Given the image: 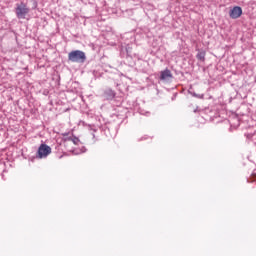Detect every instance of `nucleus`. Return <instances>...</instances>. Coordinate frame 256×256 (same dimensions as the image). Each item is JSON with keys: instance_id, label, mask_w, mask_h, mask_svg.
Returning a JSON list of instances; mask_svg holds the SVG:
<instances>
[{"instance_id": "1", "label": "nucleus", "mask_w": 256, "mask_h": 256, "mask_svg": "<svg viewBox=\"0 0 256 256\" xmlns=\"http://www.w3.org/2000/svg\"><path fill=\"white\" fill-rule=\"evenodd\" d=\"M68 59L72 63H85L87 57L85 56V52L81 50H74L68 54Z\"/></svg>"}, {"instance_id": "4", "label": "nucleus", "mask_w": 256, "mask_h": 256, "mask_svg": "<svg viewBox=\"0 0 256 256\" xmlns=\"http://www.w3.org/2000/svg\"><path fill=\"white\" fill-rule=\"evenodd\" d=\"M230 18L231 19H239L241 15H243V9L239 6H235L233 9L230 10Z\"/></svg>"}, {"instance_id": "3", "label": "nucleus", "mask_w": 256, "mask_h": 256, "mask_svg": "<svg viewBox=\"0 0 256 256\" xmlns=\"http://www.w3.org/2000/svg\"><path fill=\"white\" fill-rule=\"evenodd\" d=\"M37 153L38 159H45V157L51 155V148L47 144H41Z\"/></svg>"}, {"instance_id": "6", "label": "nucleus", "mask_w": 256, "mask_h": 256, "mask_svg": "<svg viewBox=\"0 0 256 256\" xmlns=\"http://www.w3.org/2000/svg\"><path fill=\"white\" fill-rule=\"evenodd\" d=\"M196 57L199 61H205V52H199Z\"/></svg>"}, {"instance_id": "2", "label": "nucleus", "mask_w": 256, "mask_h": 256, "mask_svg": "<svg viewBox=\"0 0 256 256\" xmlns=\"http://www.w3.org/2000/svg\"><path fill=\"white\" fill-rule=\"evenodd\" d=\"M29 11V7L23 2L16 5V16L18 19H25L29 15Z\"/></svg>"}, {"instance_id": "7", "label": "nucleus", "mask_w": 256, "mask_h": 256, "mask_svg": "<svg viewBox=\"0 0 256 256\" xmlns=\"http://www.w3.org/2000/svg\"><path fill=\"white\" fill-rule=\"evenodd\" d=\"M109 93L112 95V97H115V92H113L112 90H109Z\"/></svg>"}, {"instance_id": "5", "label": "nucleus", "mask_w": 256, "mask_h": 256, "mask_svg": "<svg viewBox=\"0 0 256 256\" xmlns=\"http://www.w3.org/2000/svg\"><path fill=\"white\" fill-rule=\"evenodd\" d=\"M173 77V74H171V70L166 69L161 72L160 79L162 81H167V79H171Z\"/></svg>"}]
</instances>
